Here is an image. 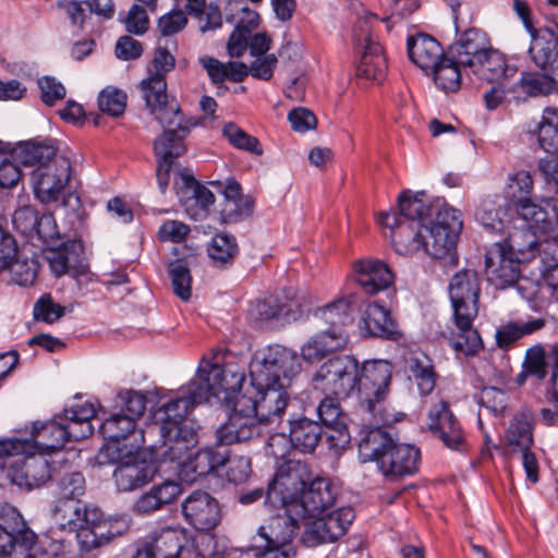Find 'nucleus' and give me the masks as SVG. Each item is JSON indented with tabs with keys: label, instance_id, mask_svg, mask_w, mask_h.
<instances>
[{
	"label": "nucleus",
	"instance_id": "29",
	"mask_svg": "<svg viewBox=\"0 0 558 558\" xmlns=\"http://www.w3.org/2000/svg\"><path fill=\"white\" fill-rule=\"evenodd\" d=\"M282 513L270 517L258 529V535L265 541V544L292 547L291 542L295 537L300 526L298 520L292 515L295 508L283 507Z\"/></svg>",
	"mask_w": 558,
	"mask_h": 558
},
{
	"label": "nucleus",
	"instance_id": "33",
	"mask_svg": "<svg viewBox=\"0 0 558 558\" xmlns=\"http://www.w3.org/2000/svg\"><path fill=\"white\" fill-rule=\"evenodd\" d=\"M13 158L26 167H43L52 162L57 157H63L58 153L56 142L53 140H31L20 143L14 148Z\"/></svg>",
	"mask_w": 558,
	"mask_h": 558
},
{
	"label": "nucleus",
	"instance_id": "8",
	"mask_svg": "<svg viewBox=\"0 0 558 558\" xmlns=\"http://www.w3.org/2000/svg\"><path fill=\"white\" fill-rule=\"evenodd\" d=\"M359 361L350 354H338L324 361L312 377V386L327 397L348 399L355 396Z\"/></svg>",
	"mask_w": 558,
	"mask_h": 558
},
{
	"label": "nucleus",
	"instance_id": "62",
	"mask_svg": "<svg viewBox=\"0 0 558 558\" xmlns=\"http://www.w3.org/2000/svg\"><path fill=\"white\" fill-rule=\"evenodd\" d=\"M98 107L111 117H120L126 107V94L118 88L107 87L99 94Z\"/></svg>",
	"mask_w": 558,
	"mask_h": 558
},
{
	"label": "nucleus",
	"instance_id": "40",
	"mask_svg": "<svg viewBox=\"0 0 558 558\" xmlns=\"http://www.w3.org/2000/svg\"><path fill=\"white\" fill-rule=\"evenodd\" d=\"M136 423L131 416L113 413L99 426V433L106 440H119L126 444H137L141 447L143 434L135 429Z\"/></svg>",
	"mask_w": 558,
	"mask_h": 558
},
{
	"label": "nucleus",
	"instance_id": "2",
	"mask_svg": "<svg viewBox=\"0 0 558 558\" xmlns=\"http://www.w3.org/2000/svg\"><path fill=\"white\" fill-rule=\"evenodd\" d=\"M221 376L223 369L217 362L201 366L196 376L190 381L186 395L165 403L158 411L161 421L160 436L162 445L160 456L165 461H181L197 444V434L186 415L195 404L206 402L222 391Z\"/></svg>",
	"mask_w": 558,
	"mask_h": 558
},
{
	"label": "nucleus",
	"instance_id": "12",
	"mask_svg": "<svg viewBox=\"0 0 558 558\" xmlns=\"http://www.w3.org/2000/svg\"><path fill=\"white\" fill-rule=\"evenodd\" d=\"M288 386L271 383L267 387H257L252 380L244 388L238 391L239 409H246V412L254 415L262 425L263 422H271L280 417L288 405Z\"/></svg>",
	"mask_w": 558,
	"mask_h": 558
},
{
	"label": "nucleus",
	"instance_id": "56",
	"mask_svg": "<svg viewBox=\"0 0 558 558\" xmlns=\"http://www.w3.org/2000/svg\"><path fill=\"white\" fill-rule=\"evenodd\" d=\"M223 136L229 143L238 149L245 150L255 156L263 155V148L259 141L246 133L243 129L239 128L234 123H227L222 130Z\"/></svg>",
	"mask_w": 558,
	"mask_h": 558
},
{
	"label": "nucleus",
	"instance_id": "50",
	"mask_svg": "<svg viewBox=\"0 0 558 558\" xmlns=\"http://www.w3.org/2000/svg\"><path fill=\"white\" fill-rule=\"evenodd\" d=\"M207 252L215 265L222 267L232 263L239 247L233 235L220 232L213 236Z\"/></svg>",
	"mask_w": 558,
	"mask_h": 558
},
{
	"label": "nucleus",
	"instance_id": "5",
	"mask_svg": "<svg viewBox=\"0 0 558 558\" xmlns=\"http://www.w3.org/2000/svg\"><path fill=\"white\" fill-rule=\"evenodd\" d=\"M314 317L325 328L310 338L301 349L302 357L310 363L347 345L349 335L345 328L354 320L352 301L341 296L317 308Z\"/></svg>",
	"mask_w": 558,
	"mask_h": 558
},
{
	"label": "nucleus",
	"instance_id": "60",
	"mask_svg": "<svg viewBox=\"0 0 558 558\" xmlns=\"http://www.w3.org/2000/svg\"><path fill=\"white\" fill-rule=\"evenodd\" d=\"M22 450L23 446L16 441V438L0 440V486L7 483L14 484L13 456L15 450Z\"/></svg>",
	"mask_w": 558,
	"mask_h": 558
},
{
	"label": "nucleus",
	"instance_id": "7",
	"mask_svg": "<svg viewBox=\"0 0 558 558\" xmlns=\"http://www.w3.org/2000/svg\"><path fill=\"white\" fill-rule=\"evenodd\" d=\"M391 378L392 364L386 360H368L359 364L355 396L364 414L373 418V425H387L396 421L385 407Z\"/></svg>",
	"mask_w": 558,
	"mask_h": 558
},
{
	"label": "nucleus",
	"instance_id": "10",
	"mask_svg": "<svg viewBox=\"0 0 558 558\" xmlns=\"http://www.w3.org/2000/svg\"><path fill=\"white\" fill-rule=\"evenodd\" d=\"M520 263L507 252L506 246L495 243L485 256L487 280L497 289L514 287L521 298L532 300L537 288L527 278L520 276Z\"/></svg>",
	"mask_w": 558,
	"mask_h": 558
},
{
	"label": "nucleus",
	"instance_id": "51",
	"mask_svg": "<svg viewBox=\"0 0 558 558\" xmlns=\"http://www.w3.org/2000/svg\"><path fill=\"white\" fill-rule=\"evenodd\" d=\"M539 146L548 153L558 151V108L547 107L538 125Z\"/></svg>",
	"mask_w": 558,
	"mask_h": 558
},
{
	"label": "nucleus",
	"instance_id": "61",
	"mask_svg": "<svg viewBox=\"0 0 558 558\" xmlns=\"http://www.w3.org/2000/svg\"><path fill=\"white\" fill-rule=\"evenodd\" d=\"M116 405L121 409L124 416H131L133 422L140 418L146 409V397L134 390L121 391L116 399Z\"/></svg>",
	"mask_w": 558,
	"mask_h": 558
},
{
	"label": "nucleus",
	"instance_id": "19",
	"mask_svg": "<svg viewBox=\"0 0 558 558\" xmlns=\"http://www.w3.org/2000/svg\"><path fill=\"white\" fill-rule=\"evenodd\" d=\"M480 279L473 270L457 272L449 283V296L454 316L475 319L478 313Z\"/></svg>",
	"mask_w": 558,
	"mask_h": 558
},
{
	"label": "nucleus",
	"instance_id": "39",
	"mask_svg": "<svg viewBox=\"0 0 558 558\" xmlns=\"http://www.w3.org/2000/svg\"><path fill=\"white\" fill-rule=\"evenodd\" d=\"M289 435L294 449L311 453L322 438L323 428L318 422L300 416L289 420Z\"/></svg>",
	"mask_w": 558,
	"mask_h": 558
},
{
	"label": "nucleus",
	"instance_id": "9",
	"mask_svg": "<svg viewBox=\"0 0 558 558\" xmlns=\"http://www.w3.org/2000/svg\"><path fill=\"white\" fill-rule=\"evenodd\" d=\"M301 371L298 354L279 344L257 351L250 364V377L257 387L271 383L289 386Z\"/></svg>",
	"mask_w": 558,
	"mask_h": 558
},
{
	"label": "nucleus",
	"instance_id": "53",
	"mask_svg": "<svg viewBox=\"0 0 558 558\" xmlns=\"http://www.w3.org/2000/svg\"><path fill=\"white\" fill-rule=\"evenodd\" d=\"M168 272L175 295L181 300L187 301L192 294V276L186 262L177 259L168 265Z\"/></svg>",
	"mask_w": 558,
	"mask_h": 558
},
{
	"label": "nucleus",
	"instance_id": "24",
	"mask_svg": "<svg viewBox=\"0 0 558 558\" xmlns=\"http://www.w3.org/2000/svg\"><path fill=\"white\" fill-rule=\"evenodd\" d=\"M70 532L76 533L81 549L93 550L107 543L114 536L110 531V524L102 519L98 508L85 509V517Z\"/></svg>",
	"mask_w": 558,
	"mask_h": 558
},
{
	"label": "nucleus",
	"instance_id": "26",
	"mask_svg": "<svg viewBox=\"0 0 558 558\" xmlns=\"http://www.w3.org/2000/svg\"><path fill=\"white\" fill-rule=\"evenodd\" d=\"M492 48L486 33L478 28H469L453 43L448 51L463 68L478 64L480 59Z\"/></svg>",
	"mask_w": 558,
	"mask_h": 558
},
{
	"label": "nucleus",
	"instance_id": "36",
	"mask_svg": "<svg viewBox=\"0 0 558 558\" xmlns=\"http://www.w3.org/2000/svg\"><path fill=\"white\" fill-rule=\"evenodd\" d=\"M363 324L369 336L389 340H398L402 336L390 312L377 302L366 307Z\"/></svg>",
	"mask_w": 558,
	"mask_h": 558
},
{
	"label": "nucleus",
	"instance_id": "57",
	"mask_svg": "<svg viewBox=\"0 0 558 558\" xmlns=\"http://www.w3.org/2000/svg\"><path fill=\"white\" fill-rule=\"evenodd\" d=\"M518 85L529 96L548 95L556 88V82L553 77L538 72L522 73Z\"/></svg>",
	"mask_w": 558,
	"mask_h": 558
},
{
	"label": "nucleus",
	"instance_id": "55",
	"mask_svg": "<svg viewBox=\"0 0 558 558\" xmlns=\"http://www.w3.org/2000/svg\"><path fill=\"white\" fill-rule=\"evenodd\" d=\"M140 447L137 444H126L119 440H107L96 454V462L99 465L121 463L123 459L130 458Z\"/></svg>",
	"mask_w": 558,
	"mask_h": 558
},
{
	"label": "nucleus",
	"instance_id": "34",
	"mask_svg": "<svg viewBox=\"0 0 558 558\" xmlns=\"http://www.w3.org/2000/svg\"><path fill=\"white\" fill-rule=\"evenodd\" d=\"M508 199L498 194H489L480 199L475 210V219L489 232L504 231L508 217Z\"/></svg>",
	"mask_w": 558,
	"mask_h": 558
},
{
	"label": "nucleus",
	"instance_id": "45",
	"mask_svg": "<svg viewBox=\"0 0 558 558\" xmlns=\"http://www.w3.org/2000/svg\"><path fill=\"white\" fill-rule=\"evenodd\" d=\"M460 63L456 58L449 56V51L432 68L427 75L433 77L436 86L445 93H453L460 88L461 71Z\"/></svg>",
	"mask_w": 558,
	"mask_h": 558
},
{
	"label": "nucleus",
	"instance_id": "28",
	"mask_svg": "<svg viewBox=\"0 0 558 558\" xmlns=\"http://www.w3.org/2000/svg\"><path fill=\"white\" fill-rule=\"evenodd\" d=\"M157 468L145 460L130 459L121 462L113 471L112 477L119 492H133L154 481Z\"/></svg>",
	"mask_w": 558,
	"mask_h": 558
},
{
	"label": "nucleus",
	"instance_id": "35",
	"mask_svg": "<svg viewBox=\"0 0 558 558\" xmlns=\"http://www.w3.org/2000/svg\"><path fill=\"white\" fill-rule=\"evenodd\" d=\"M512 205L517 215L527 223V229L542 233L554 230L558 220L557 214H549L531 197H513Z\"/></svg>",
	"mask_w": 558,
	"mask_h": 558
},
{
	"label": "nucleus",
	"instance_id": "21",
	"mask_svg": "<svg viewBox=\"0 0 558 558\" xmlns=\"http://www.w3.org/2000/svg\"><path fill=\"white\" fill-rule=\"evenodd\" d=\"M181 508L185 520L198 531H210L220 521L219 505L206 492H193L184 499Z\"/></svg>",
	"mask_w": 558,
	"mask_h": 558
},
{
	"label": "nucleus",
	"instance_id": "42",
	"mask_svg": "<svg viewBox=\"0 0 558 558\" xmlns=\"http://www.w3.org/2000/svg\"><path fill=\"white\" fill-rule=\"evenodd\" d=\"M471 69L481 80L490 83H502L517 73V68L507 64L505 57L493 48L480 59L478 64H474Z\"/></svg>",
	"mask_w": 558,
	"mask_h": 558
},
{
	"label": "nucleus",
	"instance_id": "49",
	"mask_svg": "<svg viewBox=\"0 0 558 558\" xmlns=\"http://www.w3.org/2000/svg\"><path fill=\"white\" fill-rule=\"evenodd\" d=\"M85 509L89 508L81 501L56 498L51 512L56 524L61 530L71 531L85 517Z\"/></svg>",
	"mask_w": 558,
	"mask_h": 558
},
{
	"label": "nucleus",
	"instance_id": "43",
	"mask_svg": "<svg viewBox=\"0 0 558 558\" xmlns=\"http://www.w3.org/2000/svg\"><path fill=\"white\" fill-rule=\"evenodd\" d=\"M290 314V305L275 296L258 300L251 307V316L262 326H275L289 322Z\"/></svg>",
	"mask_w": 558,
	"mask_h": 558
},
{
	"label": "nucleus",
	"instance_id": "64",
	"mask_svg": "<svg viewBox=\"0 0 558 558\" xmlns=\"http://www.w3.org/2000/svg\"><path fill=\"white\" fill-rule=\"evenodd\" d=\"M39 214L32 206H22L17 208L12 215V225L14 229L22 235L34 239V231H36V223L38 222Z\"/></svg>",
	"mask_w": 558,
	"mask_h": 558
},
{
	"label": "nucleus",
	"instance_id": "25",
	"mask_svg": "<svg viewBox=\"0 0 558 558\" xmlns=\"http://www.w3.org/2000/svg\"><path fill=\"white\" fill-rule=\"evenodd\" d=\"M427 426L433 435L441 439L449 449L459 450L463 446L462 428L445 401L432 407Z\"/></svg>",
	"mask_w": 558,
	"mask_h": 558
},
{
	"label": "nucleus",
	"instance_id": "15",
	"mask_svg": "<svg viewBox=\"0 0 558 558\" xmlns=\"http://www.w3.org/2000/svg\"><path fill=\"white\" fill-rule=\"evenodd\" d=\"M23 446L15 450L12 465L16 469L14 484L28 489L39 487L51 478V465L43 451L37 450L29 439H17Z\"/></svg>",
	"mask_w": 558,
	"mask_h": 558
},
{
	"label": "nucleus",
	"instance_id": "1",
	"mask_svg": "<svg viewBox=\"0 0 558 558\" xmlns=\"http://www.w3.org/2000/svg\"><path fill=\"white\" fill-rule=\"evenodd\" d=\"M379 223L391 230V242L399 255L423 250L434 258L445 257L462 229L461 213L446 204L429 203L426 194L403 191L398 210L379 215Z\"/></svg>",
	"mask_w": 558,
	"mask_h": 558
},
{
	"label": "nucleus",
	"instance_id": "41",
	"mask_svg": "<svg viewBox=\"0 0 558 558\" xmlns=\"http://www.w3.org/2000/svg\"><path fill=\"white\" fill-rule=\"evenodd\" d=\"M0 529L20 536L17 553L26 555L25 550L36 545V534L28 529L22 514L10 504H0Z\"/></svg>",
	"mask_w": 558,
	"mask_h": 558
},
{
	"label": "nucleus",
	"instance_id": "63",
	"mask_svg": "<svg viewBox=\"0 0 558 558\" xmlns=\"http://www.w3.org/2000/svg\"><path fill=\"white\" fill-rule=\"evenodd\" d=\"M65 308L54 303L50 294L41 295L35 303L33 315L36 320L52 324L64 315Z\"/></svg>",
	"mask_w": 558,
	"mask_h": 558
},
{
	"label": "nucleus",
	"instance_id": "38",
	"mask_svg": "<svg viewBox=\"0 0 558 558\" xmlns=\"http://www.w3.org/2000/svg\"><path fill=\"white\" fill-rule=\"evenodd\" d=\"M82 253L83 245L80 241L68 240L59 246H48L46 258L51 271L61 277L71 269H76Z\"/></svg>",
	"mask_w": 558,
	"mask_h": 558
},
{
	"label": "nucleus",
	"instance_id": "6",
	"mask_svg": "<svg viewBox=\"0 0 558 558\" xmlns=\"http://www.w3.org/2000/svg\"><path fill=\"white\" fill-rule=\"evenodd\" d=\"M175 65V59L165 47L155 50L153 59L154 72L141 83L146 106L160 124H175L180 130L187 131L197 126L201 119L186 117L175 102H168L166 74Z\"/></svg>",
	"mask_w": 558,
	"mask_h": 558
},
{
	"label": "nucleus",
	"instance_id": "14",
	"mask_svg": "<svg viewBox=\"0 0 558 558\" xmlns=\"http://www.w3.org/2000/svg\"><path fill=\"white\" fill-rule=\"evenodd\" d=\"M134 558H197L182 529L166 527L136 546Z\"/></svg>",
	"mask_w": 558,
	"mask_h": 558
},
{
	"label": "nucleus",
	"instance_id": "46",
	"mask_svg": "<svg viewBox=\"0 0 558 558\" xmlns=\"http://www.w3.org/2000/svg\"><path fill=\"white\" fill-rule=\"evenodd\" d=\"M225 205L221 209L223 220L234 222L251 214L253 203L250 199H243L241 195V185L235 180L227 181L222 191Z\"/></svg>",
	"mask_w": 558,
	"mask_h": 558
},
{
	"label": "nucleus",
	"instance_id": "17",
	"mask_svg": "<svg viewBox=\"0 0 558 558\" xmlns=\"http://www.w3.org/2000/svg\"><path fill=\"white\" fill-rule=\"evenodd\" d=\"M353 40L361 51L356 74L360 77L381 82L387 71V60L383 47L373 37L368 20L359 21L353 29Z\"/></svg>",
	"mask_w": 558,
	"mask_h": 558
},
{
	"label": "nucleus",
	"instance_id": "27",
	"mask_svg": "<svg viewBox=\"0 0 558 558\" xmlns=\"http://www.w3.org/2000/svg\"><path fill=\"white\" fill-rule=\"evenodd\" d=\"M353 277L365 294L387 290L393 281L390 268L379 259H361L353 266Z\"/></svg>",
	"mask_w": 558,
	"mask_h": 558
},
{
	"label": "nucleus",
	"instance_id": "44",
	"mask_svg": "<svg viewBox=\"0 0 558 558\" xmlns=\"http://www.w3.org/2000/svg\"><path fill=\"white\" fill-rule=\"evenodd\" d=\"M544 326L545 320L543 318L508 322L497 328L495 333L496 343L500 349L508 350L517 341L541 330Z\"/></svg>",
	"mask_w": 558,
	"mask_h": 558
},
{
	"label": "nucleus",
	"instance_id": "58",
	"mask_svg": "<svg viewBox=\"0 0 558 558\" xmlns=\"http://www.w3.org/2000/svg\"><path fill=\"white\" fill-rule=\"evenodd\" d=\"M85 477L81 472H70L64 474L57 483L54 497L73 501H81L80 498L85 494Z\"/></svg>",
	"mask_w": 558,
	"mask_h": 558
},
{
	"label": "nucleus",
	"instance_id": "4",
	"mask_svg": "<svg viewBox=\"0 0 558 558\" xmlns=\"http://www.w3.org/2000/svg\"><path fill=\"white\" fill-rule=\"evenodd\" d=\"M96 415L93 403L84 402L64 408L46 423H34L29 442L40 451H54L68 441H78L93 434L90 420Z\"/></svg>",
	"mask_w": 558,
	"mask_h": 558
},
{
	"label": "nucleus",
	"instance_id": "13",
	"mask_svg": "<svg viewBox=\"0 0 558 558\" xmlns=\"http://www.w3.org/2000/svg\"><path fill=\"white\" fill-rule=\"evenodd\" d=\"M354 517L351 507H342L324 515L308 517L304 522L301 541L307 547L335 542L347 532Z\"/></svg>",
	"mask_w": 558,
	"mask_h": 558
},
{
	"label": "nucleus",
	"instance_id": "48",
	"mask_svg": "<svg viewBox=\"0 0 558 558\" xmlns=\"http://www.w3.org/2000/svg\"><path fill=\"white\" fill-rule=\"evenodd\" d=\"M228 450L218 447H205L189 461V468L198 476H205L225 465Z\"/></svg>",
	"mask_w": 558,
	"mask_h": 558
},
{
	"label": "nucleus",
	"instance_id": "23",
	"mask_svg": "<svg viewBox=\"0 0 558 558\" xmlns=\"http://www.w3.org/2000/svg\"><path fill=\"white\" fill-rule=\"evenodd\" d=\"M180 181L175 182L177 194L186 214L195 220L204 219L215 203L214 193L190 174H180Z\"/></svg>",
	"mask_w": 558,
	"mask_h": 558
},
{
	"label": "nucleus",
	"instance_id": "31",
	"mask_svg": "<svg viewBox=\"0 0 558 558\" xmlns=\"http://www.w3.org/2000/svg\"><path fill=\"white\" fill-rule=\"evenodd\" d=\"M181 493L182 487L178 482L165 481L138 496L132 505V511L137 515H149L175 501Z\"/></svg>",
	"mask_w": 558,
	"mask_h": 558
},
{
	"label": "nucleus",
	"instance_id": "18",
	"mask_svg": "<svg viewBox=\"0 0 558 558\" xmlns=\"http://www.w3.org/2000/svg\"><path fill=\"white\" fill-rule=\"evenodd\" d=\"M163 132L154 141V153L157 158V182L161 193H165L169 184L170 170L174 160L186 151L184 140L195 126L187 131L180 130L175 124H160Z\"/></svg>",
	"mask_w": 558,
	"mask_h": 558
},
{
	"label": "nucleus",
	"instance_id": "20",
	"mask_svg": "<svg viewBox=\"0 0 558 558\" xmlns=\"http://www.w3.org/2000/svg\"><path fill=\"white\" fill-rule=\"evenodd\" d=\"M262 435V425L246 409H239L238 396L233 397L232 412L216 429V444L220 447L250 441Z\"/></svg>",
	"mask_w": 558,
	"mask_h": 558
},
{
	"label": "nucleus",
	"instance_id": "47",
	"mask_svg": "<svg viewBox=\"0 0 558 558\" xmlns=\"http://www.w3.org/2000/svg\"><path fill=\"white\" fill-rule=\"evenodd\" d=\"M536 231L530 229L515 230L510 233L502 244L509 254L521 262H529L537 253L538 239Z\"/></svg>",
	"mask_w": 558,
	"mask_h": 558
},
{
	"label": "nucleus",
	"instance_id": "30",
	"mask_svg": "<svg viewBox=\"0 0 558 558\" xmlns=\"http://www.w3.org/2000/svg\"><path fill=\"white\" fill-rule=\"evenodd\" d=\"M529 52L537 66L558 74V24L537 29Z\"/></svg>",
	"mask_w": 558,
	"mask_h": 558
},
{
	"label": "nucleus",
	"instance_id": "16",
	"mask_svg": "<svg viewBox=\"0 0 558 558\" xmlns=\"http://www.w3.org/2000/svg\"><path fill=\"white\" fill-rule=\"evenodd\" d=\"M72 175V162L69 157H57L32 172L33 189L43 204L57 202L63 194Z\"/></svg>",
	"mask_w": 558,
	"mask_h": 558
},
{
	"label": "nucleus",
	"instance_id": "54",
	"mask_svg": "<svg viewBox=\"0 0 558 558\" xmlns=\"http://www.w3.org/2000/svg\"><path fill=\"white\" fill-rule=\"evenodd\" d=\"M338 400L335 397L325 396V399L320 401L317 408V413L325 426L343 435L347 434V425Z\"/></svg>",
	"mask_w": 558,
	"mask_h": 558
},
{
	"label": "nucleus",
	"instance_id": "32",
	"mask_svg": "<svg viewBox=\"0 0 558 558\" xmlns=\"http://www.w3.org/2000/svg\"><path fill=\"white\" fill-rule=\"evenodd\" d=\"M407 47L410 60L425 74L446 54L434 37L423 33L409 36Z\"/></svg>",
	"mask_w": 558,
	"mask_h": 558
},
{
	"label": "nucleus",
	"instance_id": "52",
	"mask_svg": "<svg viewBox=\"0 0 558 558\" xmlns=\"http://www.w3.org/2000/svg\"><path fill=\"white\" fill-rule=\"evenodd\" d=\"M548 354L542 345H533L526 350L523 372L519 375L518 380H521L527 376L535 377L537 380H542L547 375V363Z\"/></svg>",
	"mask_w": 558,
	"mask_h": 558
},
{
	"label": "nucleus",
	"instance_id": "59",
	"mask_svg": "<svg viewBox=\"0 0 558 558\" xmlns=\"http://www.w3.org/2000/svg\"><path fill=\"white\" fill-rule=\"evenodd\" d=\"M507 441L510 447L529 449L532 445V427L523 414L515 415L510 423L507 433Z\"/></svg>",
	"mask_w": 558,
	"mask_h": 558
},
{
	"label": "nucleus",
	"instance_id": "22",
	"mask_svg": "<svg viewBox=\"0 0 558 558\" xmlns=\"http://www.w3.org/2000/svg\"><path fill=\"white\" fill-rule=\"evenodd\" d=\"M337 497V486L328 478L317 477L301 495L295 506V514L302 517L324 515L323 512L333 506Z\"/></svg>",
	"mask_w": 558,
	"mask_h": 558
},
{
	"label": "nucleus",
	"instance_id": "3",
	"mask_svg": "<svg viewBox=\"0 0 558 558\" xmlns=\"http://www.w3.org/2000/svg\"><path fill=\"white\" fill-rule=\"evenodd\" d=\"M357 447L362 461L376 462L378 470L389 480H399L418 470L420 449L395 439L380 425L363 428Z\"/></svg>",
	"mask_w": 558,
	"mask_h": 558
},
{
	"label": "nucleus",
	"instance_id": "37",
	"mask_svg": "<svg viewBox=\"0 0 558 558\" xmlns=\"http://www.w3.org/2000/svg\"><path fill=\"white\" fill-rule=\"evenodd\" d=\"M473 320L453 315L454 328L447 337L451 348L464 356L475 355L483 348L481 336L474 328Z\"/></svg>",
	"mask_w": 558,
	"mask_h": 558
},
{
	"label": "nucleus",
	"instance_id": "11",
	"mask_svg": "<svg viewBox=\"0 0 558 558\" xmlns=\"http://www.w3.org/2000/svg\"><path fill=\"white\" fill-rule=\"evenodd\" d=\"M311 474L305 462L287 460L280 464L268 484L266 501L272 507L295 508Z\"/></svg>",
	"mask_w": 558,
	"mask_h": 558
}]
</instances>
